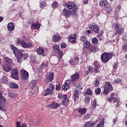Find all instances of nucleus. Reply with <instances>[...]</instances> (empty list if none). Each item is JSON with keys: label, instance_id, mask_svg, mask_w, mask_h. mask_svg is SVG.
<instances>
[{"label": "nucleus", "instance_id": "f257e3e1", "mask_svg": "<svg viewBox=\"0 0 127 127\" xmlns=\"http://www.w3.org/2000/svg\"><path fill=\"white\" fill-rule=\"evenodd\" d=\"M10 47L11 50L13 51L15 57L17 58L18 63L20 62V59L25 60V59L28 57V54L26 53L23 54L21 51L17 48L14 45H11Z\"/></svg>", "mask_w": 127, "mask_h": 127}, {"label": "nucleus", "instance_id": "f03ea898", "mask_svg": "<svg viewBox=\"0 0 127 127\" xmlns=\"http://www.w3.org/2000/svg\"><path fill=\"white\" fill-rule=\"evenodd\" d=\"M113 56H114L113 53L105 52L101 55V60L104 63H106V62H109L110 59L113 58Z\"/></svg>", "mask_w": 127, "mask_h": 127}, {"label": "nucleus", "instance_id": "7ed1b4c3", "mask_svg": "<svg viewBox=\"0 0 127 127\" xmlns=\"http://www.w3.org/2000/svg\"><path fill=\"white\" fill-rule=\"evenodd\" d=\"M104 91L103 94L104 95H107V94H109L110 91H113V90H114L113 88V85H112V84L109 82H106L105 83V84L104 86Z\"/></svg>", "mask_w": 127, "mask_h": 127}, {"label": "nucleus", "instance_id": "20e7f679", "mask_svg": "<svg viewBox=\"0 0 127 127\" xmlns=\"http://www.w3.org/2000/svg\"><path fill=\"white\" fill-rule=\"evenodd\" d=\"M113 27L115 26L116 32L115 33V35H117V34H119V35H122V34H124L125 32L124 28H121L119 29V24L113 23L112 24Z\"/></svg>", "mask_w": 127, "mask_h": 127}, {"label": "nucleus", "instance_id": "39448f33", "mask_svg": "<svg viewBox=\"0 0 127 127\" xmlns=\"http://www.w3.org/2000/svg\"><path fill=\"white\" fill-rule=\"evenodd\" d=\"M53 48L55 51L58 52L59 59V60H61V59H62V57H63V52L60 50L59 45H54L53 46Z\"/></svg>", "mask_w": 127, "mask_h": 127}, {"label": "nucleus", "instance_id": "423d86ee", "mask_svg": "<svg viewBox=\"0 0 127 127\" xmlns=\"http://www.w3.org/2000/svg\"><path fill=\"white\" fill-rule=\"evenodd\" d=\"M5 103V98L2 95V92L0 91V111H2V112H5L6 110L2 107V105Z\"/></svg>", "mask_w": 127, "mask_h": 127}, {"label": "nucleus", "instance_id": "0eeeda50", "mask_svg": "<svg viewBox=\"0 0 127 127\" xmlns=\"http://www.w3.org/2000/svg\"><path fill=\"white\" fill-rule=\"evenodd\" d=\"M73 13L72 11L67 9L66 8H64L63 9L62 11V14L63 16H64L65 18H69L71 16V13Z\"/></svg>", "mask_w": 127, "mask_h": 127}, {"label": "nucleus", "instance_id": "6e6552de", "mask_svg": "<svg viewBox=\"0 0 127 127\" xmlns=\"http://www.w3.org/2000/svg\"><path fill=\"white\" fill-rule=\"evenodd\" d=\"M11 77L15 80H19V77H18V69H17V68L12 69Z\"/></svg>", "mask_w": 127, "mask_h": 127}, {"label": "nucleus", "instance_id": "1a4fd4ad", "mask_svg": "<svg viewBox=\"0 0 127 127\" xmlns=\"http://www.w3.org/2000/svg\"><path fill=\"white\" fill-rule=\"evenodd\" d=\"M21 76L22 80L23 81H26L29 77V74L25 69H22L21 70Z\"/></svg>", "mask_w": 127, "mask_h": 127}, {"label": "nucleus", "instance_id": "9d476101", "mask_svg": "<svg viewBox=\"0 0 127 127\" xmlns=\"http://www.w3.org/2000/svg\"><path fill=\"white\" fill-rule=\"evenodd\" d=\"M67 8L68 9H72L71 12H72V13L73 14H77V4L75 3H69L67 6Z\"/></svg>", "mask_w": 127, "mask_h": 127}, {"label": "nucleus", "instance_id": "9b49d317", "mask_svg": "<svg viewBox=\"0 0 127 127\" xmlns=\"http://www.w3.org/2000/svg\"><path fill=\"white\" fill-rule=\"evenodd\" d=\"M69 63L71 64L72 67L74 68V67H75L76 65L78 64L79 63V57H75L74 60L70 59L69 61Z\"/></svg>", "mask_w": 127, "mask_h": 127}, {"label": "nucleus", "instance_id": "f8f14e48", "mask_svg": "<svg viewBox=\"0 0 127 127\" xmlns=\"http://www.w3.org/2000/svg\"><path fill=\"white\" fill-rule=\"evenodd\" d=\"M20 46L22 48H24V49L31 48V47H32V43H26L25 41H24V40H22L21 42Z\"/></svg>", "mask_w": 127, "mask_h": 127}, {"label": "nucleus", "instance_id": "ddd939ff", "mask_svg": "<svg viewBox=\"0 0 127 127\" xmlns=\"http://www.w3.org/2000/svg\"><path fill=\"white\" fill-rule=\"evenodd\" d=\"M53 79H54V72H51L49 74L48 77H47V79H46L45 82L47 84H48V83H49V82L50 83H52V82L53 81ZM48 80H49V81H48Z\"/></svg>", "mask_w": 127, "mask_h": 127}, {"label": "nucleus", "instance_id": "4468645a", "mask_svg": "<svg viewBox=\"0 0 127 127\" xmlns=\"http://www.w3.org/2000/svg\"><path fill=\"white\" fill-rule=\"evenodd\" d=\"M70 79L72 82H76L80 79V74L79 73H75L73 74L71 77Z\"/></svg>", "mask_w": 127, "mask_h": 127}, {"label": "nucleus", "instance_id": "2eb2a0df", "mask_svg": "<svg viewBox=\"0 0 127 127\" xmlns=\"http://www.w3.org/2000/svg\"><path fill=\"white\" fill-rule=\"evenodd\" d=\"M94 66V72L95 73H99L100 72V64L98 62H95L93 63Z\"/></svg>", "mask_w": 127, "mask_h": 127}, {"label": "nucleus", "instance_id": "dca6fc26", "mask_svg": "<svg viewBox=\"0 0 127 127\" xmlns=\"http://www.w3.org/2000/svg\"><path fill=\"white\" fill-rule=\"evenodd\" d=\"M7 30L11 32L13 31L14 28H15V26L14 25V23H13V22H10L7 24Z\"/></svg>", "mask_w": 127, "mask_h": 127}, {"label": "nucleus", "instance_id": "f3484780", "mask_svg": "<svg viewBox=\"0 0 127 127\" xmlns=\"http://www.w3.org/2000/svg\"><path fill=\"white\" fill-rule=\"evenodd\" d=\"M58 107H60V104L55 101L53 102L51 104L48 105V108H53V109H57Z\"/></svg>", "mask_w": 127, "mask_h": 127}, {"label": "nucleus", "instance_id": "a211bd4d", "mask_svg": "<svg viewBox=\"0 0 127 127\" xmlns=\"http://www.w3.org/2000/svg\"><path fill=\"white\" fill-rule=\"evenodd\" d=\"M68 38L71 43H76V39H77V36L76 34L71 35L70 37H68Z\"/></svg>", "mask_w": 127, "mask_h": 127}, {"label": "nucleus", "instance_id": "6ab92c4d", "mask_svg": "<svg viewBox=\"0 0 127 127\" xmlns=\"http://www.w3.org/2000/svg\"><path fill=\"white\" fill-rule=\"evenodd\" d=\"M74 102L79 100V91L75 90L73 93Z\"/></svg>", "mask_w": 127, "mask_h": 127}, {"label": "nucleus", "instance_id": "aec40b11", "mask_svg": "<svg viewBox=\"0 0 127 127\" xmlns=\"http://www.w3.org/2000/svg\"><path fill=\"white\" fill-rule=\"evenodd\" d=\"M61 39H62V38L60 36H58L56 34H55L53 36V40L54 42H58L60 41Z\"/></svg>", "mask_w": 127, "mask_h": 127}, {"label": "nucleus", "instance_id": "412c9836", "mask_svg": "<svg viewBox=\"0 0 127 127\" xmlns=\"http://www.w3.org/2000/svg\"><path fill=\"white\" fill-rule=\"evenodd\" d=\"M9 87L10 89H18V85L15 82H11L9 84Z\"/></svg>", "mask_w": 127, "mask_h": 127}, {"label": "nucleus", "instance_id": "4be33fe9", "mask_svg": "<svg viewBox=\"0 0 127 127\" xmlns=\"http://www.w3.org/2000/svg\"><path fill=\"white\" fill-rule=\"evenodd\" d=\"M99 4L101 6H108V4H109V2H108V0H101Z\"/></svg>", "mask_w": 127, "mask_h": 127}, {"label": "nucleus", "instance_id": "5701e85b", "mask_svg": "<svg viewBox=\"0 0 127 127\" xmlns=\"http://www.w3.org/2000/svg\"><path fill=\"white\" fill-rule=\"evenodd\" d=\"M121 9H122V7L120 5H118L115 9V16H116L117 17H119V12L121 11Z\"/></svg>", "mask_w": 127, "mask_h": 127}, {"label": "nucleus", "instance_id": "b1692460", "mask_svg": "<svg viewBox=\"0 0 127 127\" xmlns=\"http://www.w3.org/2000/svg\"><path fill=\"white\" fill-rule=\"evenodd\" d=\"M53 93H54V91L48 88L46 89L44 96H46L48 95H52Z\"/></svg>", "mask_w": 127, "mask_h": 127}, {"label": "nucleus", "instance_id": "393cba45", "mask_svg": "<svg viewBox=\"0 0 127 127\" xmlns=\"http://www.w3.org/2000/svg\"><path fill=\"white\" fill-rule=\"evenodd\" d=\"M37 53L39 55H42L44 53V48L40 47L37 50Z\"/></svg>", "mask_w": 127, "mask_h": 127}, {"label": "nucleus", "instance_id": "a878e982", "mask_svg": "<svg viewBox=\"0 0 127 127\" xmlns=\"http://www.w3.org/2000/svg\"><path fill=\"white\" fill-rule=\"evenodd\" d=\"M93 73V67L92 66H88L87 70L85 71V75H89Z\"/></svg>", "mask_w": 127, "mask_h": 127}, {"label": "nucleus", "instance_id": "bb28decb", "mask_svg": "<svg viewBox=\"0 0 127 127\" xmlns=\"http://www.w3.org/2000/svg\"><path fill=\"white\" fill-rule=\"evenodd\" d=\"M31 27L34 29H39L40 28V24L34 23L31 25Z\"/></svg>", "mask_w": 127, "mask_h": 127}, {"label": "nucleus", "instance_id": "cd10ccee", "mask_svg": "<svg viewBox=\"0 0 127 127\" xmlns=\"http://www.w3.org/2000/svg\"><path fill=\"white\" fill-rule=\"evenodd\" d=\"M1 81L3 84H7L8 83V78L6 76H3L1 79Z\"/></svg>", "mask_w": 127, "mask_h": 127}, {"label": "nucleus", "instance_id": "c85d7f7f", "mask_svg": "<svg viewBox=\"0 0 127 127\" xmlns=\"http://www.w3.org/2000/svg\"><path fill=\"white\" fill-rule=\"evenodd\" d=\"M4 60L5 63L8 65H11L12 64V60L8 58H5Z\"/></svg>", "mask_w": 127, "mask_h": 127}, {"label": "nucleus", "instance_id": "c756f323", "mask_svg": "<svg viewBox=\"0 0 127 127\" xmlns=\"http://www.w3.org/2000/svg\"><path fill=\"white\" fill-rule=\"evenodd\" d=\"M105 125V119H102L100 121V123L96 126V127H104Z\"/></svg>", "mask_w": 127, "mask_h": 127}, {"label": "nucleus", "instance_id": "7c9ffc66", "mask_svg": "<svg viewBox=\"0 0 127 127\" xmlns=\"http://www.w3.org/2000/svg\"><path fill=\"white\" fill-rule=\"evenodd\" d=\"M69 89H70V86L66 83H64L62 86V90L63 91H67Z\"/></svg>", "mask_w": 127, "mask_h": 127}, {"label": "nucleus", "instance_id": "2f4dec72", "mask_svg": "<svg viewBox=\"0 0 127 127\" xmlns=\"http://www.w3.org/2000/svg\"><path fill=\"white\" fill-rule=\"evenodd\" d=\"M46 6H47V3H46V1H42L40 2V7L41 8H43Z\"/></svg>", "mask_w": 127, "mask_h": 127}, {"label": "nucleus", "instance_id": "473e14b6", "mask_svg": "<svg viewBox=\"0 0 127 127\" xmlns=\"http://www.w3.org/2000/svg\"><path fill=\"white\" fill-rule=\"evenodd\" d=\"M3 69L5 72H9L11 70V68L6 64L4 65Z\"/></svg>", "mask_w": 127, "mask_h": 127}, {"label": "nucleus", "instance_id": "72a5a7b5", "mask_svg": "<svg viewBox=\"0 0 127 127\" xmlns=\"http://www.w3.org/2000/svg\"><path fill=\"white\" fill-rule=\"evenodd\" d=\"M64 100L62 101V103L64 106H68V103H69V99L67 98H64Z\"/></svg>", "mask_w": 127, "mask_h": 127}, {"label": "nucleus", "instance_id": "f704fd0d", "mask_svg": "<svg viewBox=\"0 0 127 127\" xmlns=\"http://www.w3.org/2000/svg\"><path fill=\"white\" fill-rule=\"evenodd\" d=\"M52 6L53 8H57L59 6V3L57 1H54L52 4Z\"/></svg>", "mask_w": 127, "mask_h": 127}, {"label": "nucleus", "instance_id": "c9c22d12", "mask_svg": "<svg viewBox=\"0 0 127 127\" xmlns=\"http://www.w3.org/2000/svg\"><path fill=\"white\" fill-rule=\"evenodd\" d=\"M83 45L85 48H86L87 49H89V48H90V46H91V44H90V42L88 41H87L86 42H85L83 44Z\"/></svg>", "mask_w": 127, "mask_h": 127}, {"label": "nucleus", "instance_id": "e433bc0d", "mask_svg": "<svg viewBox=\"0 0 127 127\" xmlns=\"http://www.w3.org/2000/svg\"><path fill=\"white\" fill-rule=\"evenodd\" d=\"M8 95L9 98H15V97H16V95L15 94H14V93L11 92V91H8Z\"/></svg>", "mask_w": 127, "mask_h": 127}, {"label": "nucleus", "instance_id": "4c0bfd02", "mask_svg": "<svg viewBox=\"0 0 127 127\" xmlns=\"http://www.w3.org/2000/svg\"><path fill=\"white\" fill-rule=\"evenodd\" d=\"M58 98L59 99H62L63 100L64 99H66L67 98V95H63L62 94L60 93L58 95Z\"/></svg>", "mask_w": 127, "mask_h": 127}, {"label": "nucleus", "instance_id": "58836bf2", "mask_svg": "<svg viewBox=\"0 0 127 127\" xmlns=\"http://www.w3.org/2000/svg\"><path fill=\"white\" fill-rule=\"evenodd\" d=\"M94 30L93 31H94L96 33H99V32H100V29H99V26L94 25Z\"/></svg>", "mask_w": 127, "mask_h": 127}, {"label": "nucleus", "instance_id": "ea45409f", "mask_svg": "<svg viewBox=\"0 0 127 127\" xmlns=\"http://www.w3.org/2000/svg\"><path fill=\"white\" fill-rule=\"evenodd\" d=\"M112 10H113V8H112L111 6H108L106 8V11L108 13H111Z\"/></svg>", "mask_w": 127, "mask_h": 127}, {"label": "nucleus", "instance_id": "a19ab883", "mask_svg": "<svg viewBox=\"0 0 127 127\" xmlns=\"http://www.w3.org/2000/svg\"><path fill=\"white\" fill-rule=\"evenodd\" d=\"M92 42L93 44H97L99 42V40L96 37H94L92 39Z\"/></svg>", "mask_w": 127, "mask_h": 127}, {"label": "nucleus", "instance_id": "79ce46f5", "mask_svg": "<svg viewBox=\"0 0 127 127\" xmlns=\"http://www.w3.org/2000/svg\"><path fill=\"white\" fill-rule=\"evenodd\" d=\"M80 112L81 115H85L87 112V109L86 108H81L80 110Z\"/></svg>", "mask_w": 127, "mask_h": 127}, {"label": "nucleus", "instance_id": "37998d69", "mask_svg": "<svg viewBox=\"0 0 127 127\" xmlns=\"http://www.w3.org/2000/svg\"><path fill=\"white\" fill-rule=\"evenodd\" d=\"M115 95V93H112L111 95V98H108L107 100L109 101V102H112L115 99V97L114 96Z\"/></svg>", "mask_w": 127, "mask_h": 127}, {"label": "nucleus", "instance_id": "c03bdc74", "mask_svg": "<svg viewBox=\"0 0 127 127\" xmlns=\"http://www.w3.org/2000/svg\"><path fill=\"white\" fill-rule=\"evenodd\" d=\"M86 95H89V96H92L93 95V92L90 89H87L86 90Z\"/></svg>", "mask_w": 127, "mask_h": 127}, {"label": "nucleus", "instance_id": "a18cd8bd", "mask_svg": "<svg viewBox=\"0 0 127 127\" xmlns=\"http://www.w3.org/2000/svg\"><path fill=\"white\" fill-rule=\"evenodd\" d=\"M36 84H37V81L36 80H33L31 81V87H35V85H36Z\"/></svg>", "mask_w": 127, "mask_h": 127}, {"label": "nucleus", "instance_id": "49530a36", "mask_svg": "<svg viewBox=\"0 0 127 127\" xmlns=\"http://www.w3.org/2000/svg\"><path fill=\"white\" fill-rule=\"evenodd\" d=\"M48 89H50V90H52L53 92H54V90L55 89V86L53 85V84L51 83L50 84V87L49 88H48Z\"/></svg>", "mask_w": 127, "mask_h": 127}, {"label": "nucleus", "instance_id": "de8ad7c7", "mask_svg": "<svg viewBox=\"0 0 127 127\" xmlns=\"http://www.w3.org/2000/svg\"><path fill=\"white\" fill-rule=\"evenodd\" d=\"M80 40L81 41H83V43H84L86 41H88V40H87V38H86V36H83L82 37H81Z\"/></svg>", "mask_w": 127, "mask_h": 127}, {"label": "nucleus", "instance_id": "09e8293b", "mask_svg": "<svg viewBox=\"0 0 127 127\" xmlns=\"http://www.w3.org/2000/svg\"><path fill=\"white\" fill-rule=\"evenodd\" d=\"M121 83H122V80H121L120 79H115L114 82V84H115V85L117 84H121Z\"/></svg>", "mask_w": 127, "mask_h": 127}, {"label": "nucleus", "instance_id": "8fccbe9b", "mask_svg": "<svg viewBox=\"0 0 127 127\" xmlns=\"http://www.w3.org/2000/svg\"><path fill=\"white\" fill-rule=\"evenodd\" d=\"M122 49L125 52H127V44H125L124 45L122 46Z\"/></svg>", "mask_w": 127, "mask_h": 127}, {"label": "nucleus", "instance_id": "3c124183", "mask_svg": "<svg viewBox=\"0 0 127 127\" xmlns=\"http://www.w3.org/2000/svg\"><path fill=\"white\" fill-rule=\"evenodd\" d=\"M84 102H85V104H86V105H88V104L90 103V98L89 97H85L84 98Z\"/></svg>", "mask_w": 127, "mask_h": 127}, {"label": "nucleus", "instance_id": "603ef678", "mask_svg": "<svg viewBox=\"0 0 127 127\" xmlns=\"http://www.w3.org/2000/svg\"><path fill=\"white\" fill-rule=\"evenodd\" d=\"M92 105L93 107V108L96 109V107H97V101L96 99H94L92 102Z\"/></svg>", "mask_w": 127, "mask_h": 127}, {"label": "nucleus", "instance_id": "864d4df0", "mask_svg": "<svg viewBox=\"0 0 127 127\" xmlns=\"http://www.w3.org/2000/svg\"><path fill=\"white\" fill-rule=\"evenodd\" d=\"M96 95H100L101 94V88H98L95 90Z\"/></svg>", "mask_w": 127, "mask_h": 127}, {"label": "nucleus", "instance_id": "5fc2aeb1", "mask_svg": "<svg viewBox=\"0 0 127 127\" xmlns=\"http://www.w3.org/2000/svg\"><path fill=\"white\" fill-rule=\"evenodd\" d=\"M89 30H91V31H94V26L92 24H90L88 26Z\"/></svg>", "mask_w": 127, "mask_h": 127}, {"label": "nucleus", "instance_id": "6e6d98bb", "mask_svg": "<svg viewBox=\"0 0 127 127\" xmlns=\"http://www.w3.org/2000/svg\"><path fill=\"white\" fill-rule=\"evenodd\" d=\"M71 82H72V80H71V79H67L64 82V83L66 84L67 85H68L69 86V85H70V84H71Z\"/></svg>", "mask_w": 127, "mask_h": 127}, {"label": "nucleus", "instance_id": "4d7b16f0", "mask_svg": "<svg viewBox=\"0 0 127 127\" xmlns=\"http://www.w3.org/2000/svg\"><path fill=\"white\" fill-rule=\"evenodd\" d=\"M114 103H117V107H119V102H120V99L114 98Z\"/></svg>", "mask_w": 127, "mask_h": 127}, {"label": "nucleus", "instance_id": "13d9d810", "mask_svg": "<svg viewBox=\"0 0 127 127\" xmlns=\"http://www.w3.org/2000/svg\"><path fill=\"white\" fill-rule=\"evenodd\" d=\"M91 121L86 122L84 124V127H90V123Z\"/></svg>", "mask_w": 127, "mask_h": 127}, {"label": "nucleus", "instance_id": "bf43d9fd", "mask_svg": "<svg viewBox=\"0 0 127 127\" xmlns=\"http://www.w3.org/2000/svg\"><path fill=\"white\" fill-rule=\"evenodd\" d=\"M88 119H90V114H87L85 115L84 117H83V120H88Z\"/></svg>", "mask_w": 127, "mask_h": 127}, {"label": "nucleus", "instance_id": "052dcab7", "mask_svg": "<svg viewBox=\"0 0 127 127\" xmlns=\"http://www.w3.org/2000/svg\"><path fill=\"white\" fill-rule=\"evenodd\" d=\"M67 47V45L65 44L64 43H62L61 45V48L63 49V48H66Z\"/></svg>", "mask_w": 127, "mask_h": 127}, {"label": "nucleus", "instance_id": "680f3d73", "mask_svg": "<svg viewBox=\"0 0 127 127\" xmlns=\"http://www.w3.org/2000/svg\"><path fill=\"white\" fill-rule=\"evenodd\" d=\"M61 88V85L60 84H57L56 86V90L58 91L59 90H60V88Z\"/></svg>", "mask_w": 127, "mask_h": 127}, {"label": "nucleus", "instance_id": "e2e57ef3", "mask_svg": "<svg viewBox=\"0 0 127 127\" xmlns=\"http://www.w3.org/2000/svg\"><path fill=\"white\" fill-rule=\"evenodd\" d=\"M100 84V82L98 79H96L94 82V85L96 86V87H98Z\"/></svg>", "mask_w": 127, "mask_h": 127}, {"label": "nucleus", "instance_id": "0e129e2a", "mask_svg": "<svg viewBox=\"0 0 127 127\" xmlns=\"http://www.w3.org/2000/svg\"><path fill=\"white\" fill-rule=\"evenodd\" d=\"M44 66H45V64L44 62H43L40 65V70H43V67H44Z\"/></svg>", "mask_w": 127, "mask_h": 127}, {"label": "nucleus", "instance_id": "69168bd1", "mask_svg": "<svg viewBox=\"0 0 127 127\" xmlns=\"http://www.w3.org/2000/svg\"><path fill=\"white\" fill-rule=\"evenodd\" d=\"M16 42L17 44H21V38H18L17 39Z\"/></svg>", "mask_w": 127, "mask_h": 127}, {"label": "nucleus", "instance_id": "338daca9", "mask_svg": "<svg viewBox=\"0 0 127 127\" xmlns=\"http://www.w3.org/2000/svg\"><path fill=\"white\" fill-rule=\"evenodd\" d=\"M21 123L20 122L17 121L16 122V127H21Z\"/></svg>", "mask_w": 127, "mask_h": 127}, {"label": "nucleus", "instance_id": "774afa93", "mask_svg": "<svg viewBox=\"0 0 127 127\" xmlns=\"http://www.w3.org/2000/svg\"><path fill=\"white\" fill-rule=\"evenodd\" d=\"M89 47H90L89 50H90V51L94 52L96 50V49H95V47L91 46Z\"/></svg>", "mask_w": 127, "mask_h": 127}]
</instances>
